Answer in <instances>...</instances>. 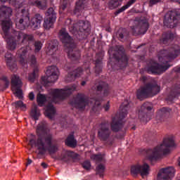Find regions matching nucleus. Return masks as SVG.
<instances>
[{"label": "nucleus", "mask_w": 180, "mask_h": 180, "mask_svg": "<svg viewBox=\"0 0 180 180\" xmlns=\"http://www.w3.org/2000/svg\"><path fill=\"white\" fill-rule=\"evenodd\" d=\"M37 140L30 139L28 144L31 147H37L39 154L44 155L48 151L49 154H56L58 151V145L57 140L54 139L53 134L50 131H47V128L44 124H39L37 128Z\"/></svg>", "instance_id": "f257e3e1"}, {"label": "nucleus", "mask_w": 180, "mask_h": 180, "mask_svg": "<svg viewBox=\"0 0 180 180\" xmlns=\"http://www.w3.org/2000/svg\"><path fill=\"white\" fill-rule=\"evenodd\" d=\"M60 41L68 48V56L72 61H77L81 58V52L77 49L74 39L67 32L65 28L60 30L58 33Z\"/></svg>", "instance_id": "f03ea898"}, {"label": "nucleus", "mask_w": 180, "mask_h": 180, "mask_svg": "<svg viewBox=\"0 0 180 180\" xmlns=\"http://www.w3.org/2000/svg\"><path fill=\"white\" fill-rule=\"evenodd\" d=\"M170 147H175V141L172 137H167L163 139L162 143L156 146L153 149H149L146 151L147 157L150 161H157L164 155L169 154Z\"/></svg>", "instance_id": "7ed1b4c3"}, {"label": "nucleus", "mask_w": 180, "mask_h": 180, "mask_svg": "<svg viewBox=\"0 0 180 180\" xmlns=\"http://www.w3.org/2000/svg\"><path fill=\"white\" fill-rule=\"evenodd\" d=\"M147 77L141 76L140 77V81L144 84L143 86H141L139 89L136 90V98L140 101L143 99H147L151 96H155L159 94L161 90V87L158 84L153 82H147Z\"/></svg>", "instance_id": "20e7f679"}, {"label": "nucleus", "mask_w": 180, "mask_h": 180, "mask_svg": "<svg viewBox=\"0 0 180 180\" xmlns=\"http://www.w3.org/2000/svg\"><path fill=\"white\" fill-rule=\"evenodd\" d=\"M27 49H29L27 46L20 49L17 51V56H18L20 58V64H27V61L30 60L32 67H34V70L33 72L28 75V80L30 82H34L36 74L39 72V68H37L36 57L34 55L27 57V56H29V50Z\"/></svg>", "instance_id": "39448f33"}, {"label": "nucleus", "mask_w": 180, "mask_h": 180, "mask_svg": "<svg viewBox=\"0 0 180 180\" xmlns=\"http://www.w3.org/2000/svg\"><path fill=\"white\" fill-rule=\"evenodd\" d=\"M129 108L130 105L129 104V101H124L120 107L121 112H120L118 119L114 117L110 123L112 131L117 133V131H120V130L123 129L124 122H123L122 120L126 117V116H127V112Z\"/></svg>", "instance_id": "423d86ee"}, {"label": "nucleus", "mask_w": 180, "mask_h": 180, "mask_svg": "<svg viewBox=\"0 0 180 180\" xmlns=\"http://www.w3.org/2000/svg\"><path fill=\"white\" fill-rule=\"evenodd\" d=\"M180 54V47L179 46L175 44L172 45L168 49L162 50L160 52L159 55V61L162 63V64H165L174 58H176Z\"/></svg>", "instance_id": "0eeeda50"}, {"label": "nucleus", "mask_w": 180, "mask_h": 180, "mask_svg": "<svg viewBox=\"0 0 180 180\" xmlns=\"http://www.w3.org/2000/svg\"><path fill=\"white\" fill-rule=\"evenodd\" d=\"M46 75L41 79V83L44 86H49L50 84H54L58 79V69L56 66L49 67L46 71Z\"/></svg>", "instance_id": "6e6552de"}, {"label": "nucleus", "mask_w": 180, "mask_h": 180, "mask_svg": "<svg viewBox=\"0 0 180 180\" xmlns=\"http://www.w3.org/2000/svg\"><path fill=\"white\" fill-rule=\"evenodd\" d=\"M74 91H77V84H72L65 88V90L54 89L51 91L53 96L52 102H56V99H65L70 96Z\"/></svg>", "instance_id": "1a4fd4ad"}, {"label": "nucleus", "mask_w": 180, "mask_h": 180, "mask_svg": "<svg viewBox=\"0 0 180 180\" xmlns=\"http://www.w3.org/2000/svg\"><path fill=\"white\" fill-rule=\"evenodd\" d=\"M110 127V125L108 121H104L100 124L98 130V137L101 141L109 143L110 135L112 134V130Z\"/></svg>", "instance_id": "9d476101"}, {"label": "nucleus", "mask_w": 180, "mask_h": 180, "mask_svg": "<svg viewBox=\"0 0 180 180\" xmlns=\"http://www.w3.org/2000/svg\"><path fill=\"white\" fill-rule=\"evenodd\" d=\"M89 103V101L85 97V94L79 93L70 101L72 106L80 110H84Z\"/></svg>", "instance_id": "9b49d317"}, {"label": "nucleus", "mask_w": 180, "mask_h": 180, "mask_svg": "<svg viewBox=\"0 0 180 180\" xmlns=\"http://www.w3.org/2000/svg\"><path fill=\"white\" fill-rule=\"evenodd\" d=\"M115 53H113V57L118 63H122V67H126L129 63V57L126 54V49L122 45H117L115 48Z\"/></svg>", "instance_id": "f8f14e48"}, {"label": "nucleus", "mask_w": 180, "mask_h": 180, "mask_svg": "<svg viewBox=\"0 0 180 180\" xmlns=\"http://www.w3.org/2000/svg\"><path fill=\"white\" fill-rule=\"evenodd\" d=\"M172 65H162L155 63L154 60H151L148 65L146 71L148 74H158L160 75V74L165 72V71H167V70H168V68Z\"/></svg>", "instance_id": "ddd939ff"}, {"label": "nucleus", "mask_w": 180, "mask_h": 180, "mask_svg": "<svg viewBox=\"0 0 180 180\" xmlns=\"http://www.w3.org/2000/svg\"><path fill=\"white\" fill-rule=\"evenodd\" d=\"M131 175L140 174L142 177L147 176L150 174V165L147 163L134 165L131 167Z\"/></svg>", "instance_id": "4468645a"}, {"label": "nucleus", "mask_w": 180, "mask_h": 180, "mask_svg": "<svg viewBox=\"0 0 180 180\" xmlns=\"http://www.w3.org/2000/svg\"><path fill=\"white\" fill-rule=\"evenodd\" d=\"M46 15L48 18L44 20V27L49 30L54 26L57 19V13L54 11V8H49L47 10Z\"/></svg>", "instance_id": "2eb2a0df"}, {"label": "nucleus", "mask_w": 180, "mask_h": 180, "mask_svg": "<svg viewBox=\"0 0 180 180\" xmlns=\"http://www.w3.org/2000/svg\"><path fill=\"white\" fill-rule=\"evenodd\" d=\"M153 107L150 105V103H144L141 107V110L139 112V118L141 122L143 123H147L151 119V115L148 112L152 110Z\"/></svg>", "instance_id": "dca6fc26"}, {"label": "nucleus", "mask_w": 180, "mask_h": 180, "mask_svg": "<svg viewBox=\"0 0 180 180\" xmlns=\"http://www.w3.org/2000/svg\"><path fill=\"white\" fill-rule=\"evenodd\" d=\"M15 37L17 41H20L22 44H26V46H30L34 43V36L33 34H28L20 31H17L15 32Z\"/></svg>", "instance_id": "f3484780"}, {"label": "nucleus", "mask_w": 180, "mask_h": 180, "mask_svg": "<svg viewBox=\"0 0 180 180\" xmlns=\"http://www.w3.org/2000/svg\"><path fill=\"white\" fill-rule=\"evenodd\" d=\"M175 175V169L173 167H167L161 169L158 174V180H171Z\"/></svg>", "instance_id": "a211bd4d"}, {"label": "nucleus", "mask_w": 180, "mask_h": 180, "mask_svg": "<svg viewBox=\"0 0 180 180\" xmlns=\"http://www.w3.org/2000/svg\"><path fill=\"white\" fill-rule=\"evenodd\" d=\"M22 81L17 75H14L11 79V89L15 91L18 98L22 99L23 98L22 89Z\"/></svg>", "instance_id": "6ab92c4d"}, {"label": "nucleus", "mask_w": 180, "mask_h": 180, "mask_svg": "<svg viewBox=\"0 0 180 180\" xmlns=\"http://www.w3.org/2000/svg\"><path fill=\"white\" fill-rule=\"evenodd\" d=\"M21 12L22 13V16L20 19L18 25V26H20V29L23 30V29L29 27V25H30V17H29V13L26 11L25 9H22Z\"/></svg>", "instance_id": "aec40b11"}, {"label": "nucleus", "mask_w": 180, "mask_h": 180, "mask_svg": "<svg viewBox=\"0 0 180 180\" xmlns=\"http://www.w3.org/2000/svg\"><path fill=\"white\" fill-rule=\"evenodd\" d=\"M179 16V13L176 11H172L169 13V17L164 20V25L167 27H174L175 20H176V17Z\"/></svg>", "instance_id": "412c9836"}, {"label": "nucleus", "mask_w": 180, "mask_h": 180, "mask_svg": "<svg viewBox=\"0 0 180 180\" xmlns=\"http://www.w3.org/2000/svg\"><path fill=\"white\" fill-rule=\"evenodd\" d=\"M58 49V41L56 39L51 40L48 42V46L46 48V54L48 56H53L57 51Z\"/></svg>", "instance_id": "4be33fe9"}, {"label": "nucleus", "mask_w": 180, "mask_h": 180, "mask_svg": "<svg viewBox=\"0 0 180 180\" xmlns=\"http://www.w3.org/2000/svg\"><path fill=\"white\" fill-rule=\"evenodd\" d=\"M81 74H82V68H79L72 72H70L65 79L67 82H74L77 78L81 77Z\"/></svg>", "instance_id": "5701e85b"}, {"label": "nucleus", "mask_w": 180, "mask_h": 180, "mask_svg": "<svg viewBox=\"0 0 180 180\" xmlns=\"http://www.w3.org/2000/svg\"><path fill=\"white\" fill-rule=\"evenodd\" d=\"M180 95V85H175L171 88L170 92L166 98V101L169 102H172L175 98H178Z\"/></svg>", "instance_id": "b1692460"}, {"label": "nucleus", "mask_w": 180, "mask_h": 180, "mask_svg": "<svg viewBox=\"0 0 180 180\" xmlns=\"http://www.w3.org/2000/svg\"><path fill=\"white\" fill-rule=\"evenodd\" d=\"M41 22H43V16L39 13H37L32 18L30 21V26L34 30L36 29H39L40 27V25H41Z\"/></svg>", "instance_id": "393cba45"}, {"label": "nucleus", "mask_w": 180, "mask_h": 180, "mask_svg": "<svg viewBox=\"0 0 180 180\" xmlns=\"http://www.w3.org/2000/svg\"><path fill=\"white\" fill-rule=\"evenodd\" d=\"M73 27L75 30H79L81 32H88V30H89V27H91V24H89V22L79 20L74 25Z\"/></svg>", "instance_id": "a878e982"}, {"label": "nucleus", "mask_w": 180, "mask_h": 180, "mask_svg": "<svg viewBox=\"0 0 180 180\" xmlns=\"http://www.w3.org/2000/svg\"><path fill=\"white\" fill-rule=\"evenodd\" d=\"M7 41V49L8 50H10L11 51H13L14 50H16V46H18V43L20 41H18V39L16 38V32H15V37L10 36L6 39Z\"/></svg>", "instance_id": "bb28decb"}, {"label": "nucleus", "mask_w": 180, "mask_h": 180, "mask_svg": "<svg viewBox=\"0 0 180 180\" xmlns=\"http://www.w3.org/2000/svg\"><path fill=\"white\" fill-rule=\"evenodd\" d=\"M29 4L39 9H46L47 8V0H30Z\"/></svg>", "instance_id": "cd10ccee"}, {"label": "nucleus", "mask_w": 180, "mask_h": 180, "mask_svg": "<svg viewBox=\"0 0 180 180\" xmlns=\"http://www.w3.org/2000/svg\"><path fill=\"white\" fill-rule=\"evenodd\" d=\"M5 59H6L8 67H9L11 71H13L15 68H16V63L13 61L12 53L7 52L5 54Z\"/></svg>", "instance_id": "c85d7f7f"}, {"label": "nucleus", "mask_w": 180, "mask_h": 180, "mask_svg": "<svg viewBox=\"0 0 180 180\" xmlns=\"http://www.w3.org/2000/svg\"><path fill=\"white\" fill-rule=\"evenodd\" d=\"M54 115H56V108H54V105H53L51 103H49L46 105L45 115L46 117H49V119H53Z\"/></svg>", "instance_id": "c756f323"}, {"label": "nucleus", "mask_w": 180, "mask_h": 180, "mask_svg": "<svg viewBox=\"0 0 180 180\" xmlns=\"http://www.w3.org/2000/svg\"><path fill=\"white\" fill-rule=\"evenodd\" d=\"M65 143L68 147H70L71 148H75V147H77V140H75V138L72 134H70L67 137Z\"/></svg>", "instance_id": "7c9ffc66"}, {"label": "nucleus", "mask_w": 180, "mask_h": 180, "mask_svg": "<svg viewBox=\"0 0 180 180\" xmlns=\"http://www.w3.org/2000/svg\"><path fill=\"white\" fill-rule=\"evenodd\" d=\"M96 92H102V91H104V95H108V94H109V86L104 82H101L96 86Z\"/></svg>", "instance_id": "2f4dec72"}, {"label": "nucleus", "mask_w": 180, "mask_h": 180, "mask_svg": "<svg viewBox=\"0 0 180 180\" xmlns=\"http://www.w3.org/2000/svg\"><path fill=\"white\" fill-rule=\"evenodd\" d=\"M12 15V8L5 6L0 8V18H8Z\"/></svg>", "instance_id": "473e14b6"}, {"label": "nucleus", "mask_w": 180, "mask_h": 180, "mask_svg": "<svg viewBox=\"0 0 180 180\" xmlns=\"http://www.w3.org/2000/svg\"><path fill=\"white\" fill-rule=\"evenodd\" d=\"M90 159L95 162H105V154H93L90 156Z\"/></svg>", "instance_id": "72a5a7b5"}, {"label": "nucleus", "mask_w": 180, "mask_h": 180, "mask_svg": "<svg viewBox=\"0 0 180 180\" xmlns=\"http://www.w3.org/2000/svg\"><path fill=\"white\" fill-rule=\"evenodd\" d=\"M171 112H172V110L171 108L163 107L159 111V113L163 119H168L169 116H171Z\"/></svg>", "instance_id": "f704fd0d"}, {"label": "nucleus", "mask_w": 180, "mask_h": 180, "mask_svg": "<svg viewBox=\"0 0 180 180\" xmlns=\"http://www.w3.org/2000/svg\"><path fill=\"white\" fill-rule=\"evenodd\" d=\"M30 116L34 119V120H39V117H40V110H38L37 105H33L31 112Z\"/></svg>", "instance_id": "c9c22d12"}, {"label": "nucleus", "mask_w": 180, "mask_h": 180, "mask_svg": "<svg viewBox=\"0 0 180 180\" xmlns=\"http://www.w3.org/2000/svg\"><path fill=\"white\" fill-rule=\"evenodd\" d=\"M172 39H174L173 34L169 32H167L162 34L160 41H162L163 44H167L168 41L172 40Z\"/></svg>", "instance_id": "e433bc0d"}, {"label": "nucleus", "mask_w": 180, "mask_h": 180, "mask_svg": "<svg viewBox=\"0 0 180 180\" xmlns=\"http://www.w3.org/2000/svg\"><path fill=\"white\" fill-rule=\"evenodd\" d=\"M105 169H106L105 165L103 164H99L96 168V175H99L100 178H103V175L105 174Z\"/></svg>", "instance_id": "4c0bfd02"}, {"label": "nucleus", "mask_w": 180, "mask_h": 180, "mask_svg": "<svg viewBox=\"0 0 180 180\" xmlns=\"http://www.w3.org/2000/svg\"><path fill=\"white\" fill-rule=\"evenodd\" d=\"M139 28L141 29V34H144L148 30V22L147 21H139Z\"/></svg>", "instance_id": "58836bf2"}, {"label": "nucleus", "mask_w": 180, "mask_h": 180, "mask_svg": "<svg viewBox=\"0 0 180 180\" xmlns=\"http://www.w3.org/2000/svg\"><path fill=\"white\" fill-rule=\"evenodd\" d=\"M85 6H84V1L82 0H79L76 2V6L74 10V13H78L81 11H84Z\"/></svg>", "instance_id": "ea45409f"}, {"label": "nucleus", "mask_w": 180, "mask_h": 180, "mask_svg": "<svg viewBox=\"0 0 180 180\" xmlns=\"http://www.w3.org/2000/svg\"><path fill=\"white\" fill-rule=\"evenodd\" d=\"M122 0H110L108 4V6L110 9H116L122 5Z\"/></svg>", "instance_id": "a19ab883"}, {"label": "nucleus", "mask_w": 180, "mask_h": 180, "mask_svg": "<svg viewBox=\"0 0 180 180\" xmlns=\"http://www.w3.org/2000/svg\"><path fill=\"white\" fill-rule=\"evenodd\" d=\"M1 26L3 32L5 33V34H8V32L11 29V26H12V24L9 20H4L2 22Z\"/></svg>", "instance_id": "79ce46f5"}, {"label": "nucleus", "mask_w": 180, "mask_h": 180, "mask_svg": "<svg viewBox=\"0 0 180 180\" xmlns=\"http://www.w3.org/2000/svg\"><path fill=\"white\" fill-rule=\"evenodd\" d=\"M93 102H94V105L92 108V112L96 113V112L102 110V107L101 106V100L93 99Z\"/></svg>", "instance_id": "37998d69"}, {"label": "nucleus", "mask_w": 180, "mask_h": 180, "mask_svg": "<svg viewBox=\"0 0 180 180\" xmlns=\"http://www.w3.org/2000/svg\"><path fill=\"white\" fill-rule=\"evenodd\" d=\"M46 96L41 94H39L37 96V103L39 105V106H43V105H44V102H46Z\"/></svg>", "instance_id": "c03bdc74"}, {"label": "nucleus", "mask_w": 180, "mask_h": 180, "mask_svg": "<svg viewBox=\"0 0 180 180\" xmlns=\"http://www.w3.org/2000/svg\"><path fill=\"white\" fill-rule=\"evenodd\" d=\"M131 28L132 33H133L134 36H137L139 34H141L140 25L139 22L136 25L131 27Z\"/></svg>", "instance_id": "a18cd8bd"}, {"label": "nucleus", "mask_w": 180, "mask_h": 180, "mask_svg": "<svg viewBox=\"0 0 180 180\" xmlns=\"http://www.w3.org/2000/svg\"><path fill=\"white\" fill-rule=\"evenodd\" d=\"M15 109H21L22 110H26V105L23 103V101H18L14 103Z\"/></svg>", "instance_id": "49530a36"}, {"label": "nucleus", "mask_w": 180, "mask_h": 180, "mask_svg": "<svg viewBox=\"0 0 180 180\" xmlns=\"http://www.w3.org/2000/svg\"><path fill=\"white\" fill-rule=\"evenodd\" d=\"M34 46L35 53H39V51L41 50V46H43V44H41V41H37L34 43Z\"/></svg>", "instance_id": "de8ad7c7"}, {"label": "nucleus", "mask_w": 180, "mask_h": 180, "mask_svg": "<svg viewBox=\"0 0 180 180\" xmlns=\"http://www.w3.org/2000/svg\"><path fill=\"white\" fill-rule=\"evenodd\" d=\"M81 165L82 168H84V169H86V171H89V169H91V162L89 160H86L83 162Z\"/></svg>", "instance_id": "09e8293b"}, {"label": "nucleus", "mask_w": 180, "mask_h": 180, "mask_svg": "<svg viewBox=\"0 0 180 180\" xmlns=\"http://www.w3.org/2000/svg\"><path fill=\"white\" fill-rule=\"evenodd\" d=\"M66 155H68V157H70V158H73V159H77L78 158V157H79V155H78V153H75L72 151L66 152Z\"/></svg>", "instance_id": "8fccbe9b"}, {"label": "nucleus", "mask_w": 180, "mask_h": 180, "mask_svg": "<svg viewBox=\"0 0 180 180\" xmlns=\"http://www.w3.org/2000/svg\"><path fill=\"white\" fill-rule=\"evenodd\" d=\"M126 32V30L125 29H122V30H120V31L118 32L117 36H118V39H124V33Z\"/></svg>", "instance_id": "3c124183"}, {"label": "nucleus", "mask_w": 180, "mask_h": 180, "mask_svg": "<svg viewBox=\"0 0 180 180\" xmlns=\"http://www.w3.org/2000/svg\"><path fill=\"white\" fill-rule=\"evenodd\" d=\"M67 6H68V0H63L60 5V9H62V11H65Z\"/></svg>", "instance_id": "603ef678"}, {"label": "nucleus", "mask_w": 180, "mask_h": 180, "mask_svg": "<svg viewBox=\"0 0 180 180\" xmlns=\"http://www.w3.org/2000/svg\"><path fill=\"white\" fill-rule=\"evenodd\" d=\"M162 0H150L149 1V6L152 7L154 5H157V4H160Z\"/></svg>", "instance_id": "864d4df0"}, {"label": "nucleus", "mask_w": 180, "mask_h": 180, "mask_svg": "<svg viewBox=\"0 0 180 180\" xmlns=\"http://www.w3.org/2000/svg\"><path fill=\"white\" fill-rule=\"evenodd\" d=\"M127 9V6H124L122 8H119L116 12H115V15H119V13H122V12H124V10Z\"/></svg>", "instance_id": "5fc2aeb1"}, {"label": "nucleus", "mask_w": 180, "mask_h": 180, "mask_svg": "<svg viewBox=\"0 0 180 180\" xmlns=\"http://www.w3.org/2000/svg\"><path fill=\"white\" fill-rule=\"evenodd\" d=\"M95 72L96 74H101L102 72V66L96 67Z\"/></svg>", "instance_id": "6e6d98bb"}, {"label": "nucleus", "mask_w": 180, "mask_h": 180, "mask_svg": "<svg viewBox=\"0 0 180 180\" xmlns=\"http://www.w3.org/2000/svg\"><path fill=\"white\" fill-rule=\"evenodd\" d=\"M134 2H136V0H129L127 5H125V6H127V8H128L129 6H131V5H133V4H134Z\"/></svg>", "instance_id": "4d7b16f0"}, {"label": "nucleus", "mask_w": 180, "mask_h": 180, "mask_svg": "<svg viewBox=\"0 0 180 180\" xmlns=\"http://www.w3.org/2000/svg\"><path fill=\"white\" fill-rule=\"evenodd\" d=\"M96 67H102V60L97 59L96 60Z\"/></svg>", "instance_id": "13d9d810"}, {"label": "nucleus", "mask_w": 180, "mask_h": 180, "mask_svg": "<svg viewBox=\"0 0 180 180\" xmlns=\"http://www.w3.org/2000/svg\"><path fill=\"white\" fill-rule=\"evenodd\" d=\"M103 108H104L106 112H108V110L110 109V104H109V101H108V103H107L105 105H104Z\"/></svg>", "instance_id": "bf43d9fd"}, {"label": "nucleus", "mask_w": 180, "mask_h": 180, "mask_svg": "<svg viewBox=\"0 0 180 180\" xmlns=\"http://www.w3.org/2000/svg\"><path fill=\"white\" fill-rule=\"evenodd\" d=\"M28 96H29L30 101H34V94L33 92H30Z\"/></svg>", "instance_id": "052dcab7"}, {"label": "nucleus", "mask_w": 180, "mask_h": 180, "mask_svg": "<svg viewBox=\"0 0 180 180\" xmlns=\"http://www.w3.org/2000/svg\"><path fill=\"white\" fill-rule=\"evenodd\" d=\"M41 167L45 169V168H47L49 167V165H47L46 162H42L41 164Z\"/></svg>", "instance_id": "680f3d73"}, {"label": "nucleus", "mask_w": 180, "mask_h": 180, "mask_svg": "<svg viewBox=\"0 0 180 180\" xmlns=\"http://www.w3.org/2000/svg\"><path fill=\"white\" fill-rule=\"evenodd\" d=\"M9 86V80L6 79V83H5V89Z\"/></svg>", "instance_id": "e2e57ef3"}, {"label": "nucleus", "mask_w": 180, "mask_h": 180, "mask_svg": "<svg viewBox=\"0 0 180 180\" xmlns=\"http://www.w3.org/2000/svg\"><path fill=\"white\" fill-rule=\"evenodd\" d=\"M32 161L30 159H27V162L26 163V167H27V165H30V164H32Z\"/></svg>", "instance_id": "0e129e2a"}, {"label": "nucleus", "mask_w": 180, "mask_h": 180, "mask_svg": "<svg viewBox=\"0 0 180 180\" xmlns=\"http://www.w3.org/2000/svg\"><path fill=\"white\" fill-rule=\"evenodd\" d=\"M81 85L82 86H85V85H86V81H82Z\"/></svg>", "instance_id": "69168bd1"}, {"label": "nucleus", "mask_w": 180, "mask_h": 180, "mask_svg": "<svg viewBox=\"0 0 180 180\" xmlns=\"http://www.w3.org/2000/svg\"><path fill=\"white\" fill-rule=\"evenodd\" d=\"M175 71H176V72H180V67L179 68H176Z\"/></svg>", "instance_id": "338daca9"}, {"label": "nucleus", "mask_w": 180, "mask_h": 180, "mask_svg": "<svg viewBox=\"0 0 180 180\" xmlns=\"http://www.w3.org/2000/svg\"><path fill=\"white\" fill-rule=\"evenodd\" d=\"M108 146H113V141H110L108 142Z\"/></svg>", "instance_id": "774afa93"}]
</instances>
